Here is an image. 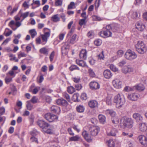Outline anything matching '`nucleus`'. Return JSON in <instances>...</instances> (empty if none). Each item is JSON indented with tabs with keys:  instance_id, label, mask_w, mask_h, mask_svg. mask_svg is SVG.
Segmentation results:
<instances>
[{
	"instance_id": "f257e3e1",
	"label": "nucleus",
	"mask_w": 147,
	"mask_h": 147,
	"mask_svg": "<svg viewBox=\"0 0 147 147\" xmlns=\"http://www.w3.org/2000/svg\"><path fill=\"white\" fill-rule=\"evenodd\" d=\"M119 29V26L117 24H112L106 26L105 30L100 31L99 35L102 37H109L111 36L112 32H117Z\"/></svg>"
},
{
	"instance_id": "f03ea898",
	"label": "nucleus",
	"mask_w": 147,
	"mask_h": 147,
	"mask_svg": "<svg viewBox=\"0 0 147 147\" xmlns=\"http://www.w3.org/2000/svg\"><path fill=\"white\" fill-rule=\"evenodd\" d=\"M113 101L115 103L116 107L120 109L123 107L125 101L123 96L118 93L114 96Z\"/></svg>"
},
{
	"instance_id": "7ed1b4c3",
	"label": "nucleus",
	"mask_w": 147,
	"mask_h": 147,
	"mask_svg": "<svg viewBox=\"0 0 147 147\" xmlns=\"http://www.w3.org/2000/svg\"><path fill=\"white\" fill-rule=\"evenodd\" d=\"M133 121L131 119L124 117L121 119L120 126L123 128H131L133 127Z\"/></svg>"
},
{
	"instance_id": "20e7f679",
	"label": "nucleus",
	"mask_w": 147,
	"mask_h": 147,
	"mask_svg": "<svg viewBox=\"0 0 147 147\" xmlns=\"http://www.w3.org/2000/svg\"><path fill=\"white\" fill-rule=\"evenodd\" d=\"M135 47L136 51L140 54H144L146 52V47L142 41H138L135 45Z\"/></svg>"
},
{
	"instance_id": "39448f33",
	"label": "nucleus",
	"mask_w": 147,
	"mask_h": 147,
	"mask_svg": "<svg viewBox=\"0 0 147 147\" xmlns=\"http://www.w3.org/2000/svg\"><path fill=\"white\" fill-rule=\"evenodd\" d=\"M125 57L127 59L132 60L137 57V55L134 51L128 50L125 54Z\"/></svg>"
},
{
	"instance_id": "423d86ee",
	"label": "nucleus",
	"mask_w": 147,
	"mask_h": 147,
	"mask_svg": "<svg viewBox=\"0 0 147 147\" xmlns=\"http://www.w3.org/2000/svg\"><path fill=\"white\" fill-rule=\"evenodd\" d=\"M44 34L42 35V39L43 42H45V43H42L44 45L47 41L48 38L49 37L50 35L51 31L49 29L45 28L43 29Z\"/></svg>"
},
{
	"instance_id": "0eeeda50",
	"label": "nucleus",
	"mask_w": 147,
	"mask_h": 147,
	"mask_svg": "<svg viewBox=\"0 0 147 147\" xmlns=\"http://www.w3.org/2000/svg\"><path fill=\"white\" fill-rule=\"evenodd\" d=\"M44 118L49 122H52L54 121L57 120L58 117L50 113L46 114L44 115Z\"/></svg>"
},
{
	"instance_id": "6e6552de",
	"label": "nucleus",
	"mask_w": 147,
	"mask_h": 147,
	"mask_svg": "<svg viewBox=\"0 0 147 147\" xmlns=\"http://www.w3.org/2000/svg\"><path fill=\"white\" fill-rule=\"evenodd\" d=\"M37 123L38 126L42 128L43 130L47 129L49 126V124L48 123L43 120H39L37 122Z\"/></svg>"
},
{
	"instance_id": "1a4fd4ad",
	"label": "nucleus",
	"mask_w": 147,
	"mask_h": 147,
	"mask_svg": "<svg viewBox=\"0 0 147 147\" xmlns=\"http://www.w3.org/2000/svg\"><path fill=\"white\" fill-rule=\"evenodd\" d=\"M112 84L114 87L116 88H120L121 87V82L117 79L113 80Z\"/></svg>"
},
{
	"instance_id": "9d476101",
	"label": "nucleus",
	"mask_w": 147,
	"mask_h": 147,
	"mask_svg": "<svg viewBox=\"0 0 147 147\" xmlns=\"http://www.w3.org/2000/svg\"><path fill=\"white\" fill-rule=\"evenodd\" d=\"M89 131L90 134L92 136H96L98 133L97 128L94 126L90 127L89 128Z\"/></svg>"
},
{
	"instance_id": "9b49d317",
	"label": "nucleus",
	"mask_w": 147,
	"mask_h": 147,
	"mask_svg": "<svg viewBox=\"0 0 147 147\" xmlns=\"http://www.w3.org/2000/svg\"><path fill=\"white\" fill-rule=\"evenodd\" d=\"M90 88L92 90H95L100 88V85L97 82H92L89 84Z\"/></svg>"
},
{
	"instance_id": "f8f14e48",
	"label": "nucleus",
	"mask_w": 147,
	"mask_h": 147,
	"mask_svg": "<svg viewBox=\"0 0 147 147\" xmlns=\"http://www.w3.org/2000/svg\"><path fill=\"white\" fill-rule=\"evenodd\" d=\"M138 139L142 145H144L147 143V138L143 135H140L138 138Z\"/></svg>"
},
{
	"instance_id": "ddd939ff",
	"label": "nucleus",
	"mask_w": 147,
	"mask_h": 147,
	"mask_svg": "<svg viewBox=\"0 0 147 147\" xmlns=\"http://www.w3.org/2000/svg\"><path fill=\"white\" fill-rule=\"evenodd\" d=\"M103 75L105 78L109 79L112 76L113 74L110 70L107 69L104 71Z\"/></svg>"
},
{
	"instance_id": "4468645a",
	"label": "nucleus",
	"mask_w": 147,
	"mask_h": 147,
	"mask_svg": "<svg viewBox=\"0 0 147 147\" xmlns=\"http://www.w3.org/2000/svg\"><path fill=\"white\" fill-rule=\"evenodd\" d=\"M139 96L137 94L133 93L129 94L128 95V98L129 99L132 101H135L137 100L139 98Z\"/></svg>"
},
{
	"instance_id": "2eb2a0df",
	"label": "nucleus",
	"mask_w": 147,
	"mask_h": 147,
	"mask_svg": "<svg viewBox=\"0 0 147 147\" xmlns=\"http://www.w3.org/2000/svg\"><path fill=\"white\" fill-rule=\"evenodd\" d=\"M87 51L86 49H82L80 53V57L83 59H86L87 58Z\"/></svg>"
},
{
	"instance_id": "dca6fc26",
	"label": "nucleus",
	"mask_w": 147,
	"mask_h": 147,
	"mask_svg": "<svg viewBox=\"0 0 147 147\" xmlns=\"http://www.w3.org/2000/svg\"><path fill=\"white\" fill-rule=\"evenodd\" d=\"M133 71V69L130 66H126L122 69V72L124 74L131 72Z\"/></svg>"
},
{
	"instance_id": "f3484780",
	"label": "nucleus",
	"mask_w": 147,
	"mask_h": 147,
	"mask_svg": "<svg viewBox=\"0 0 147 147\" xmlns=\"http://www.w3.org/2000/svg\"><path fill=\"white\" fill-rule=\"evenodd\" d=\"M136 28L140 31H143L145 28L144 25L139 22L136 23Z\"/></svg>"
},
{
	"instance_id": "a211bd4d",
	"label": "nucleus",
	"mask_w": 147,
	"mask_h": 147,
	"mask_svg": "<svg viewBox=\"0 0 147 147\" xmlns=\"http://www.w3.org/2000/svg\"><path fill=\"white\" fill-rule=\"evenodd\" d=\"M56 103L59 105L64 106H66L68 104L67 102L63 98L58 99L56 101Z\"/></svg>"
},
{
	"instance_id": "6ab92c4d",
	"label": "nucleus",
	"mask_w": 147,
	"mask_h": 147,
	"mask_svg": "<svg viewBox=\"0 0 147 147\" xmlns=\"http://www.w3.org/2000/svg\"><path fill=\"white\" fill-rule=\"evenodd\" d=\"M117 132V131L116 129L115 128H112L110 131L107 132V134L109 136H115Z\"/></svg>"
},
{
	"instance_id": "aec40b11",
	"label": "nucleus",
	"mask_w": 147,
	"mask_h": 147,
	"mask_svg": "<svg viewBox=\"0 0 147 147\" xmlns=\"http://www.w3.org/2000/svg\"><path fill=\"white\" fill-rule=\"evenodd\" d=\"M88 105L90 107L92 108L97 107L98 103L95 100H91L89 102Z\"/></svg>"
},
{
	"instance_id": "412c9836",
	"label": "nucleus",
	"mask_w": 147,
	"mask_h": 147,
	"mask_svg": "<svg viewBox=\"0 0 147 147\" xmlns=\"http://www.w3.org/2000/svg\"><path fill=\"white\" fill-rule=\"evenodd\" d=\"M133 117L137 122L142 121L143 119L142 117L138 113L134 114L133 115Z\"/></svg>"
},
{
	"instance_id": "4be33fe9",
	"label": "nucleus",
	"mask_w": 147,
	"mask_h": 147,
	"mask_svg": "<svg viewBox=\"0 0 147 147\" xmlns=\"http://www.w3.org/2000/svg\"><path fill=\"white\" fill-rule=\"evenodd\" d=\"M82 136L85 140L88 142H90L92 140L90 139V136L89 135L87 132L86 131H83L82 133Z\"/></svg>"
},
{
	"instance_id": "5701e85b",
	"label": "nucleus",
	"mask_w": 147,
	"mask_h": 147,
	"mask_svg": "<svg viewBox=\"0 0 147 147\" xmlns=\"http://www.w3.org/2000/svg\"><path fill=\"white\" fill-rule=\"evenodd\" d=\"M139 129L142 131H144L147 130V124L145 123H142L140 124Z\"/></svg>"
},
{
	"instance_id": "b1692460",
	"label": "nucleus",
	"mask_w": 147,
	"mask_h": 147,
	"mask_svg": "<svg viewBox=\"0 0 147 147\" xmlns=\"http://www.w3.org/2000/svg\"><path fill=\"white\" fill-rule=\"evenodd\" d=\"M51 111L53 113H56L57 112H59L60 111V108L57 106L53 105L51 108Z\"/></svg>"
},
{
	"instance_id": "393cba45",
	"label": "nucleus",
	"mask_w": 147,
	"mask_h": 147,
	"mask_svg": "<svg viewBox=\"0 0 147 147\" xmlns=\"http://www.w3.org/2000/svg\"><path fill=\"white\" fill-rule=\"evenodd\" d=\"M79 94L77 93H75L73 95L72 99L75 102H78L80 101V99L78 98L79 97Z\"/></svg>"
},
{
	"instance_id": "a878e982",
	"label": "nucleus",
	"mask_w": 147,
	"mask_h": 147,
	"mask_svg": "<svg viewBox=\"0 0 147 147\" xmlns=\"http://www.w3.org/2000/svg\"><path fill=\"white\" fill-rule=\"evenodd\" d=\"M76 62V63L80 66L84 67L86 66V62L83 61L77 60Z\"/></svg>"
},
{
	"instance_id": "bb28decb",
	"label": "nucleus",
	"mask_w": 147,
	"mask_h": 147,
	"mask_svg": "<svg viewBox=\"0 0 147 147\" xmlns=\"http://www.w3.org/2000/svg\"><path fill=\"white\" fill-rule=\"evenodd\" d=\"M98 118L100 122L102 123H104L105 122V117L102 115H99L98 116Z\"/></svg>"
},
{
	"instance_id": "cd10ccee",
	"label": "nucleus",
	"mask_w": 147,
	"mask_h": 147,
	"mask_svg": "<svg viewBox=\"0 0 147 147\" xmlns=\"http://www.w3.org/2000/svg\"><path fill=\"white\" fill-rule=\"evenodd\" d=\"M39 52L43 54L46 55H47L48 53L47 49L45 47H43L40 49Z\"/></svg>"
},
{
	"instance_id": "c85d7f7f",
	"label": "nucleus",
	"mask_w": 147,
	"mask_h": 147,
	"mask_svg": "<svg viewBox=\"0 0 147 147\" xmlns=\"http://www.w3.org/2000/svg\"><path fill=\"white\" fill-rule=\"evenodd\" d=\"M26 103V107L27 109L29 110H31L33 108V105L32 104L30 101H27Z\"/></svg>"
},
{
	"instance_id": "c756f323",
	"label": "nucleus",
	"mask_w": 147,
	"mask_h": 147,
	"mask_svg": "<svg viewBox=\"0 0 147 147\" xmlns=\"http://www.w3.org/2000/svg\"><path fill=\"white\" fill-rule=\"evenodd\" d=\"M106 113L113 117L115 116V112L113 110H107L106 111Z\"/></svg>"
},
{
	"instance_id": "7c9ffc66",
	"label": "nucleus",
	"mask_w": 147,
	"mask_h": 147,
	"mask_svg": "<svg viewBox=\"0 0 147 147\" xmlns=\"http://www.w3.org/2000/svg\"><path fill=\"white\" fill-rule=\"evenodd\" d=\"M88 73L89 76L92 78L95 77L96 75L93 70L91 68H89L88 69Z\"/></svg>"
},
{
	"instance_id": "2f4dec72",
	"label": "nucleus",
	"mask_w": 147,
	"mask_h": 147,
	"mask_svg": "<svg viewBox=\"0 0 147 147\" xmlns=\"http://www.w3.org/2000/svg\"><path fill=\"white\" fill-rule=\"evenodd\" d=\"M29 32L31 35V37L33 38L37 34V33L35 29L30 30Z\"/></svg>"
},
{
	"instance_id": "473e14b6",
	"label": "nucleus",
	"mask_w": 147,
	"mask_h": 147,
	"mask_svg": "<svg viewBox=\"0 0 147 147\" xmlns=\"http://www.w3.org/2000/svg\"><path fill=\"white\" fill-rule=\"evenodd\" d=\"M77 111L79 113H82L84 111V108L82 105H80L76 107Z\"/></svg>"
},
{
	"instance_id": "72a5a7b5",
	"label": "nucleus",
	"mask_w": 147,
	"mask_h": 147,
	"mask_svg": "<svg viewBox=\"0 0 147 147\" xmlns=\"http://www.w3.org/2000/svg\"><path fill=\"white\" fill-rule=\"evenodd\" d=\"M77 35L76 34H74L70 40L69 42L71 44H74L76 41Z\"/></svg>"
},
{
	"instance_id": "f704fd0d",
	"label": "nucleus",
	"mask_w": 147,
	"mask_h": 147,
	"mask_svg": "<svg viewBox=\"0 0 147 147\" xmlns=\"http://www.w3.org/2000/svg\"><path fill=\"white\" fill-rule=\"evenodd\" d=\"M29 13V12H27L23 13H22L20 11L18 13V15H20V17H22L23 18V20H24L28 16Z\"/></svg>"
},
{
	"instance_id": "c9c22d12",
	"label": "nucleus",
	"mask_w": 147,
	"mask_h": 147,
	"mask_svg": "<svg viewBox=\"0 0 147 147\" xmlns=\"http://www.w3.org/2000/svg\"><path fill=\"white\" fill-rule=\"evenodd\" d=\"M107 143L109 147H115V143L113 140H110L107 141Z\"/></svg>"
},
{
	"instance_id": "e433bc0d",
	"label": "nucleus",
	"mask_w": 147,
	"mask_h": 147,
	"mask_svg": "<svg viewBox=\"0 0 147 147\" xmlns=\"http://www.w3.org/2000/svg\"><path fill=\"white\" fill-rule=\"evenodd\" d=\"M67 92L70 94H72L75 92V89L73 86H71L67 88Z\"/></svg>"
},
{
	"instance_id": "4c0bfd02",
	"label": "nucleus",
	"mask_w": 147,
	"mask_h": 147,
	"mask_svg": "<svg viewBox=\"0 0 147 147\" xmlns=\"http://www.w3.org/2000/svg\"><path fill=\"white\" fill-rule=\"evenodd\" d=\"M10 57H11L10 59V61L15 60L16 62H17L18 61V60L17 59H16V57L15 55H13L12 54H10L9 55Z\"/></svg>"
},
{
	"instance_id": "58836bf2",
	"label": "nucleus",
	"mask_w": 147,
	"mask_h": 147,
	"mask_svg": "<svg viewBox=\"0 0 147 147\" xmlns=\"http://www.w3.org/2000/svg\"><path fill=\"white\" fill-rule=\"evenodd\" d=\"M136 88L138 90L141 91L144 90V87L143 85L139 84L136 86Z\"/></svg>"
},
{
	"instance_id": "ea45409f",
	"label": "nucleus",
	"mask_w": 147,
	"mask_h": 147,
	"mask_svg": "<svg viewBox=\"0 0 147 147\" xmlns=\"http://www.w3.org/2000/svg\"><path fill=\"white\" fill-rule=\"evenodd\" d=\"M69 69L71 71H73L74 70H79V67L76 65H71L69 68Z\"/></svg>"
},
{
	"instance_id": "a19ab883",
	"label": "nucleus",
	"mask_w": 147,
	"mask_h": 147,
	"mask_svg": "<svg viewBox=\"0 0 147 147\" xmlns=\"http://www.w3.org/2000/svg\"><path fill=\"white\" fill-rule=\"evenodd\" d=\"M109 67L110 69L116 72L118 70V69L113 64L110 65Z\"/></svg>"
},
{
	"instance_id": "79ce46f5",
	"label": "nucleus",
	"mask_w": 147,
	"mask_h": 147,
	"mask_svg": "<svg viewBox=\"0 0 147 147\" xmlns=\"http://www.w3.org/2000/svg\"><path fill=\"white\" fill-rule=\"evenodd\" d=\"M106 102L107 104L109 105L112 104V100L111 98L110 97H107L106 98Z\"/></svg>"
},
{
	"instance_id": "37998d69",
	"label": "nucleus",
	"mask_w": 147,
	"mask_h": 147,
	"mask_svg": "<svg viewBox=\"0 0 147 147\" xmlns=\"http://www.w3.org/2000/svg\"><path fill=\"white\" fill-rule=\"evenodd\" d=\"M140 15L139 13H138L136 12H134L131 16V17L134 19H135L140 17Z\"/></svg>"
},
{
	"instance_id": "c03bdc74",
	"label": "nucleus",
	"mask_w": 147,
	"mask_h": 147,
	"mask_svg": "<svg viewBox=\"0 0 147 147\" xmlns=\"http://www.w3.org/2000/svg\"><path fill=\"white\" fill-rule=\"evenodd\" d=\"M55 4L56 6H60L62 4V0H55Z\"/></svg>"
},
{
	"instance_id": "a18cd8bd",
	"label": "nucleus",
	"mask_w": 147,
	"mask_h": 147,
	"mask_svg": "<svg viewBox=\"0 0 147 147\" xmlns=\"http://www.w3.org/2000/svg\"><path fill=\"white\" fill-rule=\"evenodd\" d=\"M45 133L50 134H51L53 133V131L52 129H46L45 130H43Z\"/></svg>"
},
{
	"instance_id": "49530a36",
	"label": "nucleus",
	"mask_w": 147,
	"mask_h": 147,
	"mask_svg": "<svg viewBox=\"0 0 147 147\" xmlns=\"http://www.w3.org/2000/svg\"><path fill=\"white\" fill-rule=\"evenodd\" d=\"M79 137L77 135L70 138L69 140L70 141H77L79 139Z\"/></svg>"
},
{
	"instance_id": "de8ad7c7",
	"label": "nucleus",
	"mask_w": 147,
	"mask_h": 147,
	"mask_svg": "<svg viewBox=\"0 0 147 147\" xmlns=\"http://www.w3.org/2000/svg\"><path fill=\"white\" fill-rule=\"evenodd\" d=\"M63 96L64 98H65L68 101L70 100V96L69 94L65 92L63 93Z\"/></svg>"
},
{
	"instance_id": "09e8293b",
	"label": "nucleus",
	"mask_w": 147,
	"mask_h": 147,
	"mask_svg": "<svg viewBox=\"0 0 147 147\" xmlns=\"http://www.w3.org/2000/svg\"><path fill=\"white\" fill-rule=\"evenodd\" d=\"M10 89L12 92H14L16 91V89L15 86L13 84H11L10 85Z\"/></svg>"
},
{
	"instance_id": "8fccbe9b",
	"label": "nucleus",
	"mask_w": 147,
	"mask_h": 147,
	"mask_svg": "<svg viewBox=\"0 0 147 147\" xmlns=\"http://www.w3.org/2000/svg\"><path fill=\"white\" fill-rule=\"evenodd\" d=\"M94 44L96 46H100L101 44V41L100 39H97L94 41Z\"/></svg>"
},
{
	"instance_id": "3c124183",
	"label": "nucleus",
	"mask_w": 147,
	"mask_h": 147,
	"mask_svg": "<svg viewBox=\"0 0 147 147\" xmlns=\"http://www.w3.org/2000/svg\"><path fill=\"white\" fill-rule=\"evenodd\" d=\"M53 21L54 22H57L59 20V19L57 15H55L53 16L52 18Z\"/></svg>"
},
{
	"instance_id": "603ef678",
	"label": "nucleus",
	"mask_w": 147,
	"mask_h": 147,
	"mask_svg": "<svg viewBox=\"0 0 147 147\" xmlns=\"http://www.w3.org/2000/svg\"><path fill=\"white\" fill-rule=\"evenodd\" d=\"M75 3L73 2H71L70 4L68 5L67 9H71L74 8V7L75 6Z\"/></svg>"
},
{
	"instance_id": "864d4df0",
	"label": "nucleus",
	"mask_w": 147,
	"mask_h": 147,
	"mask_svg": "<svg viewBox=\"0 0 147 147\" xmlns=\"http://www.w3.org/2000/svg\"><path fill=\"white\" fill-rule=\"evenodd\" d=\"M86 19H82L80 20L79 21V24L80 26H82L83 25H84L86 24L85 21Z\"/></svg>"
},
{
	"instance_id": "5fc2aeb1",
	"label": "nucleus",
	"mask_w": 147,
	"mask_h": 147,
	"mask_svg": "<svg viewBox=\"0 0 147 147\" xmlns=\"http://www.w3.org/2000/svg\"><path fill=\"white\" fill-rule=\"evenodd\" d=\"M80 98L82 100H86L87 98L86 94L84 93H82L81 96Z\"/></svg>"
},
{
	"instance_id": "6e6d98bb",
	"label": "nucleus",
	"mask_w": 147,
	"mask_h": 147,
	"mask_svg": "<svg viewBox=\"0 0 147 147\" xmlns=\"http://www.w3.org/2000/svg\"><path fill=\"white\" fill-rule=\"evenodd\" d=\"M98 59H103L104 58V52L102 51L101 53L98 55Z\"/></svg>"
},
{
	"instance_id": "4d7b16f0",
	"label": "nucleus",
	"mask_w": 147,
	"mask_h": 147,
	"mask_svg": "<svg viewBox=\"0 0 147 147\" xmlns=\"http://www.w3.org/2000/svg\"><path fill=\"white\" fill-rule=\"evenodd\" d=\"M5 80L6 83L8 84L12 81V78L10 77H6L5 78Z\"/></svg>"
},
{
	"instance_id": "13d9d810",
	"label": "nucleus",
	"mask_w": 147,
	"mask_h": 147,
	"mask_svg": "<svg viewBox=\"0 0 147 147\" xmlns=\"http://www.w3.org/2000/svg\"><path fill=\"white\" fill-rule=\"evenodd\" d=\"M34 104L36 103L37 102V99L36 98L35 96H33L31 100H30Z\"/></svg>"
},
{
	"instance_id": "bf43d9fd",
	"label": "nucleus",
	"mask_w": 147,
	"mask_h": 147,
	"mask_svg": "<svg viewBox=\"0 0 147 147\" xmlns=\"http://www.w3.org/2000/svg\"><path fill=\"white\" fill-rule=\"evenodd\" d=\"M26 55L24 53L20 52L18 55V57L19 59H20L22 57H26Z\"/></svg>"
},
{
	"instance_id": "052dcab7",
	"label": "nucleus",
	"mask_w": 147,
	"mask_h": 147,
	"mask_svg": "<svg viewBox=\"0 0 147 147\" xmlns=\"http://www.w3.org/2000/svg\"><path fill=\"white\" fill-rule=\"evenodd\" d=\"M126 63V61L125 60H123L120 62L118 64L119 66L120 67H122Z\"/></svg>"
},
{
	"instance_id": "680f3d73",
	"label": "nucleus",
	"mask_w": 147,
	"mask_h": 147,
	"mask_svg": "<svg viewBox=\"0 0 147 147\" xmlns=\"http://www.w3.org/2000/svg\"><path fill=\"white\" fill-rule=\"evenodd\" d=\"M5 112V109L4 108L2 107L0 108V115H1L3 114Z\"/></svg>"
},
{
	"instance_id": "e2e57ef3",
	"label": "nucleus",
	"mask_w": 147,
	"mask_h": 147,
	"mask_svg": "<svg viewBox=\"0 0 147 147\" xmlns=\"http://www.w3.org/2000/svg\"><path fill=\"white\" fill-rule=\"evenodd\" d=\"M75 87L76 90H79L82 88V86L80 84H77L75 85Z\"/></svg>"
},
{
	"instance_id": "0e129e2a",
	"label": "nucleus",
	"mask_w": 147,
	"mask_h": 147,
	"mask_svg": "<svg viewBox=\"0 0 147 147\" xmlns=\"http://www.w3.org/2000/svg\"><path fill=\"white\" fill-rule=\"evenodd\" d=\"M117 55L119 57H121L123 54L124 52L121 50H119L117 52Z\"/></svg>"
},
{
	"instance_id": "69168bd1",
	"label": "nucleus",
	"mask_w": 147,
	"mask_h": 147,
	"mask_svg": "<svg viewBox=\"0 0 147 147\" xmlns=\"http://www.w3.org/2000/svg\"><path fill=\"white\" fill-rule=\"evenodd\" d=\"M55 53L54 51H53L50 54L49 57L50 61L51 62L53 60V58L54 56Z\"/></svg>"
},
{
	"instance_id": "338daca9",
	"label": "nucleus",
	"mask_w": 147,
	"mask_h": 147,
	"mask_svg": "<svg viewBox=\"0 0 147 147\" xmlns=\"http://www.w3.org/2000/svg\"><path fill=\"white\" fill-rule=\"evenodd\" d=\"M34 3L35 4L38 5L37 7H39L40 5V2L39 0H36L35 1H34V0H33V2L31 4V5H32Z\"/></svg>"
},
{
	"instance_id": "774afa93",
	"label": "nucleus",
	"mask_w": 147,
	"mask_h": 147,
	"mask_svg": "<svg viewBox=\"0 0 147 147\" xmlns=\"http://www.w3.org/2000/svg\"><path fill=\"white\" fill-rule=\"evenodd\" d=\"M93 32L92 31H90L88 32L87 36L89 37L92 38L93 36Z\"/></svg>"
}]
</instances>
